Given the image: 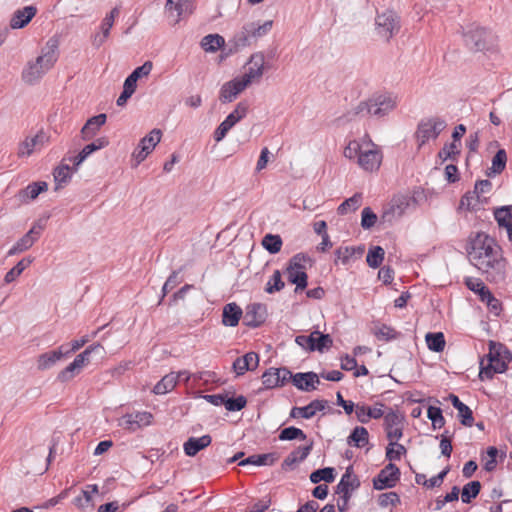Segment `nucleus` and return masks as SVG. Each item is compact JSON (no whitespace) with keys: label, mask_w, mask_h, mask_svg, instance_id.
<instances>
[{"label":"nucleus","mask_w":512,"mask_h":512,"mask_svg":"<svg viewBox=\"0 0 512 512\" xmlns=\"http://www.w3.org/2000/svg\"><path fill=\"white\" fill-rule=\"evenodd\" d=\"M470 263L494 282L505 277L506 260L496 239L484 232L472 233L467 244Z\"/></svg>","instance_id":"obj_1"},{"label":"nucleus","mask_w":512,"mask_h":512,"mask_svg":"<svg viewBox=\"0 0 512 512\" xmlns=\"http://www.w3.org/2000/svg\"><path fill=\"white\" fill-rule=\"evenodd\" d=\"M59 44L57 36L49 38L41 49V54L34 61L27 62L21 73L22 80L26 84L38 83L53 68L58 60Z\"/></svg>","instance_id":"obj_2"},{"label":"nucleus","mask_w":512,"mask_h":512,"mask_svg":"<svg viewBox=\"0 0 512 512\" xmlns=\"http://www.w3.org/2000/svg\"><path fill=\"white\" fill-rule=\"evenodd\" d=\"M512 359L511 353L502 345L489 343V353L480 360L479 378L492 379L497 373H504Z\"/></svg>","instance_id":"obj_3"},{"label":"nucleus","mask_w":512,"mask_h":512,"mask_svg":"<svg viewBox=\"0 0 512 512\" xmlns=\"http://www.w3.org/2000/svg\"><path fill=\"white\" fill-rule=\"evenodd\" d=\"M399 99L391 92L373 94L368 100L360 102L355 107V114L382 118L396 109Z\"/></svg>","instance_id":"obj_4"},{"label":"nucleus","mask_w":512,"mask_h":512,"mask_svg":"<svg viewBox=\"0 0 512 512\" xmlns=\"http://www.w3.org/2000/svg\"><path fill=\"white\" fill-rule=\"evenodd\" d=\"M273 27V21L267 20L263 23H245L233 36L231 42L236 50L251 46L260 38L266 36Z\"/></svg>","instance_id":"obj_5"},{"label":"nucleus","mask_w":512,"mask_h":512,"mask_svg":"<svg viewBox=\"0 0 512 512\" xmlns=\"http://www.w3.org/2000/svg\"><path fill=\"white\" fill-rule=\"evenodd\" d=\"M466 46L474 51H489L494 48L496 36L489 30L472 24L463 33Z\"/></svg>","instance_id":"obj_6"},{"label":"nucleus","mask_w":512,"mask_h":512,"mask_svg":"<svg viewBox=\"0 0 512 512\" xmlns=\"http://www.w3.org/2000/svg\"><path fill=\"white\" fill-rule=\"evenodd\" d=\"M446 126V121L437 116L421 120L415 133L418 148L420 149L431 140H436Z\"/></svg>","instance_id":"obj_7"},{"label":"nucleus","mask_w":512,"mask_h":512,"mask_svg":"<svg viewBox=\"0 0 512 512\" xmlns=\"http://www.w3.org/2000/svg\"><path fill=\"white\" fill-rule=\"evenodd\" d=\"M100 349H102L100 344L88 346L84 351L78 354L66 368L58 373L57 380L65 383L79 375L83 368L90 362V355Z\"/></svg>","instance_id":"obj_8"},{"label":"nucleus","mask_w":512,"mask_h":512,"mask_svg":"<svg viewBox=\"0 0 512 512\" xmlns=\"http://www.w3.org/2000/svg\"><path fill=\"white\" fill-rule=\"evenodd\" d=\"M400 30V21L397 14L391 10L378 13L375 18L376 35L388 42Z\"/></svg>","instance_id":"obj_9"},{"label":"nucleus","mask_w":512,"mask_h":512,"mask_svg":"<svg viewBox=\"0 0 512 512\" xmlns=\"http://www.w3.org/2000/svg\"><path fill=\"white\" fill-rule=\"evenodd\" d=\"M382 158L380 148L368 136L357 160L358 165L365 171L373 172L379 169Z\"/></svg>","instance_id":"obj_10"},{"label":"nucleus","mask_w":512,"mask_h":512,"mask_svg":"<svg viewBox=\"0 0 512 512\" xmlns=\"http://www.w3.org/2000/svg\"><path fill=\"white\" fill-rule=\"evenodd\" d=\"M405 417L397 410L389 409L383 416V428L388 441L400 440L403 436Z\"/></svg>","instance_id":"obj_11"},{"label":"nucleus","mask_w":512,"mask_h":512,"mask_svg":"<svg viewBox=\"0 0 512 512\" xmlns=\"http://www.w3.org/2000/svg\"><path fill=\"white\" fill-rule=\"evenodd\" d=\"M248 111V106L244 102H239L235 109L220 123L214 132V140L222 141L229 130L243 119Z\"/></svg>","instance_id":"obj_12"},{"label":"nucleus","mask_w":512,"mask_h":512,"mask_svg":"<svg viewBox=\"0 0 512 512\" xmlns=\"http://www.w3.org/2000/svg\"><path fill=\"white\" fill-rule=\"evenodd\" d=\"M248 68L239 78L249 86L255 81H259L264 74L265 57L261 52L254 53L250 56L247 63Z\"/></svg>","instance_id":"obj_13"},{"label":"nucleus","mask_w":512,"mask_h":512,"mask_svg":"<svg viewBox=\"0 0 512 512\" xmlns=\"http://www.w3.org/2000/svg\"><path fill=\"white\" fill-rule=\"evenodd\" d=\"M162 132L160 129H153L148 135L143 137L137 149L133 152V157L136 164H140L146 157L153 151L156 145L160 142Z\"/></svg>","instance_id":"obj_14"},{"label":"nucleus","mask_w":512,"mask_h":512,"mask_svg":"<svg viewBox=\"0 0 512 512\" xmlns=\"http://www.w3.org/2000/svg\"><path fill=\"white\" fill-rule=\"evenodd\" d=\"M399 477V468L395 464L389 463L373 479V487L376 490L392 488L396 485V482L399 480Z\"/></svg>","instance_id":"obj_15"},{"label":"nucleus","mask_w":512,"mask_h":512,"mask_svg":"<svg viewBox=\"0 0 512 512\" xmlns=\"http://www.w3.org/2000/svg\"><path fill=\"white\" fill-rule=\"evenodd\" d=\"M152 418V414L146 411L129 413L121 417L118 425L123 429L134 432L142 427L150 425Z\"/></svg>","instance_id":"obj_16"},{"label":"nucleus","mask_w":512,"mask_h":512,"mask_svg":"<svg viewBox=\"0 0 512 512\" xmlns=\"http://www.w3.org/2000/svg\"><path fill=\"white\" fill-rule=\"evenodd\" d=\"M412 198L408 195H397L395 196L389 207L384 211L382 218L384 221L392 222L395 219L400 218L411 203Z\"/></svg>","instance_id":"obj_17"},{"label":"nucleus","mask_w":512,"mask_h":512,"mask_svg":"<svg viewBox=\"0 0 512 512\" xmlns=\"http://www.w3.org/2000/svg\"><path fill=\"white\" fill-rule=\"evenodd\" d=\"M292 377L291 371L286 368H270L262 375L265 388L273 389L285 384Z\"/></svg>","instance_id":"obj_18"},{"label":"nucleus","mask_w":512,"mask_h":512,"mask_svg":"<svg viewBox=\"0 0 512 512\" xmlns=\"http://www.w3.org/2000/svg\"><path fill=\"white\" fill-rule=\"evenodd\" d=\"M267 318V307L262 303H252L246 307L244 324L256 328L265 322Z\"/></svg>","instance_id":"obj_19"},{"label":"nucleus","mask_w":512,"mask_h":512,"mask_svg":"<svg viewBox=\"0 0 512 512\" xmlns=\"http://www.w3.org/2000/svg\"><path fill=\"white\" fill-rule=\"evenodd\" d=\"M384 404L377 402L374 406H368L364 403H357L355 407V415L357 420L363 424L368 423L371 419H380L384 416Z\"/></svg>","instance_id":"obj_20"},{"label":"nucleus","mask_w":512,"mask_h":512,"mask_svg":"<svg viewBox=\"0 0 512 512\" xmlns=\"http://www.w3.org/2000/svg\"><path fill=\"white\" fill-rule=\"evenodd\" d=\"M248 87L239 77L223 84L220 90V101L223 103H230L236 99L238 94Z\"/></svg>","instance_id":"obj_21"},{"label":"nucleus","mask_w":512,"mask_h":512,"mask_svg":"<svg viewBox=\"0 0 512 512\" xmlns=\"http://www.w3.org/2000/svg\"><path fill=\"white\" fill-rule=\"evenodd\" d=\"M360 486V481L353 473L352 466H349L345 473L342 475L339 483L336 486V493L338 495H352V491Z\"/></svg>","instance_id":"obj_22"},{"label":"nucleus","mask_w":512,"mask_h":512,"mask_svg":"<svg viewBox=\"0 0 512 512\" xmlns=\"http://www.w3.org/2000/svg\"><path fill=\"white\" fill-rule=\"evenodd\" d=\"M327 406L325 400H313L308 405L303 407H293L290 412V417H302L304 419H310L316 415L317 412L323 411Z\"/></svg>","instance_id":"obj_23"},{"label":"nucleus","mask_w":512,"mask_h":512,"mask_svg":"<svg viewBox=\"0 0 512 512\" xmlns=\"http://www.w3.org/2000/svg\"><path fill=\"white\" fill-rule=\"evenodd\" d=\"M108 144L109 141L106 137H100L96 139L94 142L84 146L83 149L78 153V155L70 157L69 161H71L74 164L75 169H77V167L82 162H84L92 153L106 147Z\"/></svg>","instance_id":"obj_24"},{"label":"nucleus","mask_w":512,"mask_h":512,"mask_svg":"<svg viewBox=\"0 0 512 512\" xmlns=\"http://www.w3.org/2000/svg\"><path fill=\"white\" fill-rule=\"evenodd\" d=\"M293 382V385L302 391H313L316 389V384H319L318 375L314 372H306V373H296L292 374L290 378Z\"/></svg>","instance_id":"obj_25"},{"label":"nucleus","mask_w":512,"mask_h":512,"mask_svg":"<svg viewBox=\"0 0 512 512\" xmlns=\"http://www.w3.org/2000/svg\"><path fill=\"white\" fill-rule=\"evenodd\" d=\"M37 9L35 6H25L16 10L10 20V27L12 29H21L25 27L32 18L36 15Z\"/></svg>","instance_id":"obj_26"},{"label":"nucleus","mask_w":512,"mask_h":512,"mask_svg":"<svg viewBox=\"0 0 512 512\" xmlns=\"http://www.w3.org/2000/svg\"><path fill=\"white\" fill-rule=\"evenodd\" d=\"M107 116L104 113L98 114L87 120L81 129L83 140H89L94 137L100 128L106 123Z\"/></svg>","instance_id":"obj_27"},{"label":"nucleus","mask_w":512,"mask_h":512,"mask_svg":"<svg viewBox=\"0 0 512 512\" xmlns=\"http://www.w3.org/2000/svg\"><path fill=\"white\" fill-rule=\"evenodd\" d=\"M48 189V184L44 181L33 182L18 193V198L22 203H29L35 200L40 193Z\"/></svg>","instance_id":"obj_28"},{"label":"nucleus","mask_w":512,"mask_h":512,"mask_svg":"<svg viewBox=\"0 0 512 512\" xmlns=\"http://www.w3.org/2000/svg\"><path fill=\"white\" fill-rule=\"evenodd\" d=\"M212 438L210 435H203L201 437H190L183 445V450L187 456L193 457L199 451L206 448L211 444Z\"/></svg>","instance_id":"obj_29"},{"label":"nucleus","mask_w":512,"mask_h":512,"mask_svg":"<svg viewBox=\"0 0 512 512\" xmlns=\"http://www.w3.org/2000/svg\"><path fill=\"white\" fill-rule=\"evenodd\" d=\"M449 400L454 408L458 410V417L460 418L461 424L471 427L474 423L472 410L454 394L449 395Z\"/></svg>","instance_id":"obj_30"},{"label":"nucleus","mask_w":512,"mask_h":512,"mask_svg":"<svg viewBox=\"0 0 512 512\" xmlns=\"http://www.w3.org/2000/svg\"><path fill=\"white\" fill-rule=\"evenodd\" d=\"M243 311L239 305L234 302L228 303L223 308L222 323L228 327H235L238 325Z\"/></svg>","instance_id":"obj_31"},{"label":"nucleus","mask_w":512,"mask_h":512,"mask_svg":"<svg viewBox=\"0 0 512 512\" xmlns=\"http://www.w3.org/2000/svg\"><path fill=\"white\" fill-rule=\"evenodd\" d=\"M42 230L43 227L40 224L35 223L30 230L16 242V244L23 252L30 249L39 239Z\"/></svg>","instance_id":"obj_32"},{"label":"nucleus","mask_w":512,"mask_h":512,"mask_svg":"<svg viewBox=\"0 0 512 512\" xmlns=\"http://www.w3.org/2000/svg\"><path fill=\"white\" fill-rule=\"evenodd\" d=\"M196 0H167L165 8L170 10L174 8L177 16L180 18L184 15L192 14L195 9Z\"/></svg>","instance_id":"obj_33"},{"label":"nucleus","mask_w":512,"mask_h":512,"mask_svg":"<svg viewBox=\"0 0 512 512\" xmlns=\"http://www.w3.org/2000/svg\"><path fill=\"white\" fill-rule=\"evenodd\" d=\"M61 359H63V354H61V351L51 350L42 353L37 358V369L40 371L48 370Z\"/></svg>","instance_id":"obj_34"},{"label":"nucleus","mask_w":512,"mask_h":512,"mask_svg":"<svg viewBox=\"0 0 512 512\" xmlns=\"http://www.w3.org/2000/svg\"><path fill=\"white\" fill-rule=\"evenodd\" d=\"M286 273L289 282L296 285L295 292L303 290L307 287L308 276L305 272V268L296 269L293 267H287Z\"/></svg>","instance_id":"obj_35"},{"label":"nucleus","mask_w":512,"mask_h":512,"mask_svg":"<svg viewBox=\"0 0 512 512\" xmlns=\"http://www.w3.org/2000/svg\"><path fill=\"white\" fill-rule=\"evenodd\" d=\"M178 383V376H176L175 372H170L169 374L162 377L160 381L153 388V393L156 395H164L168 392L172 391Z\"/></svg>","instance_id":"obj_36"},{"label":"nucleus","mask_w":512,"mask_h":512,"mask_svg":"<svg viewBox=\"0 0 512 512\" xmlns=\"http://www.w3.org/2000/svg\"><path fill=\"white\" fill-rule=\"evenodd\" d=\"M364 247L342 246L335 251V263L338 261L343 265H347L355 255H362Z\"/></svg>","instance_id":"obj_37"},{"label":"nucleus","mask_w":512,"mask_h":512,"mask_svg":"<svg viewBox=\"0 0 512 512\" xmlns=\"http://www.w3.org/2000/svg\"><path fill=\"white\" fill-rule=\"evenodd\" d=\"M153 64L151 61H146L143 65L137 67L124 81V84L134 90L137 87V80L141 77H146L150 74Z\"/></svg>","instance_id":"obj_38"},{"label":"nucleus","mask_w":512,"mask_h":512,"mask_svg":"<svg viewBox=\"0 0 512 512\" xmlns=\"http://www.w3.org/2000/svg\"><path fill=\"white\" fill-rule=\"evenodd\" d=\"M44 138H45V136L43 134H37L32 138H26L23 142H21L19 144L18 156L19 157L30 156L38 145L43 144Z\"/></svg>","instance_id":"obj_39"},{"label":"nucleus","mask_w":512,"mask_h":512,"mask_svg":"<svg viewBox=\"0 0 512 512\" xmlns=\"http://www.w3.org/2000/svg\"><path fill=\"white\" fill-rule=\"evenodd\" d=\"M55 190L62 189L71 179V169L68 164L61 163L54 169Z\"/></svg>","instance_id":"obj_40"},{"label":"nucleus","mask_w":512,"mask_h":512,"mask_svg":"<svg viewBox=\"0 0 512 512\" xmlns=\"http://www.w3.org/2000/svg\"><path fill=\"white\" fill-rule=\"evenodd\" d=\"M369 442V433L365 427H355L348 437V444H353L357 448L366 446Z\"/></svg>","instance_id":"obj_41"},{"label":"nucleus","mask_w":512,"mask_h":512,"mask_svg":"<svg viewBox=\"0 0 512 512\" xmlns=\"http://www.w3.org/2000/svg\"><path fill=\"white\" fill-rule=\"evenodd\" d=\"M277 455L275 453H267V454H258L252 455L248 458L242 460L239 465L245 466L248 464L263 466V465H272L277 460Z\"/></svg>","instance_id":"obj_42"},{"label":"nucleus","mask_w":512,"mask_h":512,"mask_svg":"<svg viewBox=\"0 0 512 512\" xmlns=\"http://www.w3.org/2000/svg\"><path fill=\"white\" fill-rule=\"evenodd\" d=\"M34 261L33 257H25L21 259L13 268H11L4 277V282L9 284L16 280L22 272L29 267Z\"/></svg>","instance_id":"obj_43"},{"label":"nucleus","mask_w":512,"mask_h":512,"mask_svg":"<svg viewBox=\"0 0 512 512\" xmlns=\"http://www.w3.org/2000/svg\"><path fill=\"white\" fill-rule=\"evenodd\" d=\"M225 44L224 38L219 34H209L202 38L201 47L206 52H216Z\"/></svg>","instance_id":"obj_44"},{"label":"nucleus","mask_w":512,"mask_h":512,"mask_svg":"<svg viewBox=\"0 0 512 512\" xmlns=\"http://www.w3.org/2000/svg\"><path fill=\"white\" fill-rule=\"evenodd\" d=\"M311 335H313L315 340L313 346L310 347V351L323 352L324 349L330 348L333 344V340L329 334H323L320 331H313Z\"/></svg>","instance_id":"obj_45"},{"label":"nucleus","mask_w":512,"mask_h":512,"mask_svg":"<svg viewBox=\"0 0 512 512\" xmlns=\"http://www.w3.org/2000/svg\"><path fill=\"white\" fill-rule=\"evenodd\" d=\"M427 347L433 352H442L445 348V337L442 332L427 333L425 336Z\"/></svg>","instance_id":"obj_46"},{"label":"nucleus","mask_w":512,"mask_h":512,"mask_svg":"<svg viewBox=\"0 0 512 512\" xmlns=\"http://www.w3.org/2000/svg\"><path fill=\"white\" fill-rule=\"evenodd\" d=\"M385 256V250L381 246H373L369 249L366 262L371 268H378L382 264Z\"/></svg>","instance_id":"obj_47"},{"label":"nucleus","mask_w":512,"mask_h":512,"mask_svg":"<svg viewBox=\"0 0 512 512\" xmlns=\"http://www.w3.org/2000/svg\"><path fill=\"white\" fill-rule=\"evenodd\" d=\"M481 490V483L477 480L471 481L464 485L461 491V500L463 503L469 504L472 499L476 498Z\"/></svg>","instance_id":"obj_48"},{"label":"nucleus","mask_w":512,"mask_h":512,"mask_svg":"<svg viewBox=\"0 0 512 512\" xmlns=\"http://www.w3.org/2000/svg\"><path fill=\"white\" fill-rule=\"evenodd\" d=\"M399 440L389 441L386 447V459L391 461L400 460L407 452L406 448L398 443Z\"/></svg>","instance_id":"obj_49"},{"label":"nucleus","mask_w":512,"mask_h":512,"mask_svg":"<svg viewBox=\"0 0 512 512\" xmlns=\"http://www.w3.org/2000/svg\"><path fill=\"white\" fill-rule=\"evenodd\" d=\"M282 239L279 235L267 234L262 239V246L271 254L278 253L282 248Z\"/></svg>","instance_id":"obj_50"},{"label":"nucleus","mask_w":512,"mask_h":512,"mask_svg":"<svg viewBox=\"0 0 512 512\" xmlns=\"http://www.w3.org/2000/svg\"><path fill=\"white\" fill-rule=\"evenodd\" d=\"M362 203V194L356 193L352 197L346 199L343 203L338 207V213L344 215L350 211L357 210Z\"/></svg>","instance_id":"obj_51"},{"label":"nucleus","mask_w":512,"mask_h":512,"mask_svg":"<svg viewBox=\"0 0 512 512\" xmlns=\"http://www.w3.org/2000/svg\"><path fill=\"white\" fill-rule=\"evenodd\" d=\"M368 135H365L361 141L352 140L344 149V156L350 160L359 158L361 150L364 146V141L367 140Z\"/></svg>","instance_id":"obj_52"},{"label":"nucleus","mask_w":512,"mask_h":512,"mask_svg":"<svg viewBox=\"0 0 512 512\" xmlns=\"http://www.w3.org/2000/svg\"><path fill=\"white\" fill-rule=\"evenodd\" d=\"M284 286L285 283L282 280L281 272L279 270H275L266 283L265 292L268 294H273L275 292L281 291Z\"/></svg>","instance_id":"obj_53"},{"label":"nucleus","mask_w":512,"mask_h":512,"mask_svg":"<svg viewBox=\"0 0 512 512\" xmlns=\"http://www.w3.org/2000/svg\"><path fill=\"white\" fill-rule=\"evenodd\" d=\"M306 438V434L300 428L294 426L284 428L279 434V440L281 441H291L296 439L304 441Z\"/></svg>","instance_id":"obj_54"},{"label":"nucleus","mask_w":512,"mask_h":512,"mask_svg":"<svg viewBox=\"0 0 512 512\" xmlns=\"http://www.w3.org/2000/svg\"><path fill=\"white\" fill-rule=\"evenodd\" d=\"M334 468L326 467L318 469L310 474V480L312 483H319L320 481L333 482L334 481Z\"/></svg>","instance_id":"obj_55"},{"label":"nucleus","mask_w":512,"mask_h":512,"mask_svg":"<svg viewBox=\"0 0 512 512\" xmlns=\"http://www.w3.org/2000/svg\"><path fill=\"white\" fill-rule=\"evenodd\" d=\"M495 220L497 221L499 227H506L512 223V212L510 206H502L495 210L494 212Z\"/></svg>","instance_id":"obj_56"},{"label":"nucleus","mask_w":512,"mask_h":512,"mask_svg":"<svg viewBox=\"0 0 512 512\" xmlns=\"http://www.w3.org/2000/svg\"><path fill=\"white\" fill-rule=\"evenodd\" d=\"M374 335L379 339L383 341H391L393 339H396L400 333L397 332L394 328L391 326L382 324L380 326L375 327L374 329Z\"/></svg>","instance_id":"obj_57"},{"label":"nucleus","mask_w":512,"mask_h":512,"mask_svg":"<svg viewBox=\"0 0 512 512\" xmlns=\"http://www.w3.org/2000/svg\"><path fill=\"white\" fill-rule=\"evenodd\" d=\"M465 284L471 291L475 292L480 296L481 301L485 300V296L490 290L485 286V284L477 278H467L465 280Z\"/></svg>","instance_id":"obj_58"},{"label":"nucleus","mask_w":512,"mask_h":512,"mask_svg":"<svg viewBox=\"0 0 512 512\" xmlns=\"http://www.w3.org/2000/svg\"><path fill=\"white\" fill-rule=\"evenodd\" d=\"M427 417L431 420L434 429H440L445 424L442 410L439 407L430 406L427 411Z\"/></svg>","instance_id":"obj_59"},{"label":"nucleus","mask_w":512,"mask_h":512,"mask_svg":"<svg viewBox=\"0 0 512 512\" xmlns=\"http://www.w3.org/2000/svg\"><path fill=\"white\" fill-rule=\"evenodd\" d=\"M460 154L459 145L455 142L445 144L444 147L439 151L438 156L443 161L448 159L455 160L456 156Z\"/></svg>","instance_id":"obj_60"},{"label":"nucleus","mask_w":512,"mask_h":512,"mask_svg":"<svg viewBox=\"0 0 512 512\" xmlns=\"http://www.w3.org/2000/svg\"><path fill=\"white\" fill-rule=\"evenodd\" d=\"M506 161H507V155H506L505 150H503V149L498 150L492 159L491 170L493 171V173H495V174L501 173L505 169Z\"/></svg>","instance_id":"obj_61"},{"label":"nucleus","mask_w":512,"mask_h":512,"mask_svg":"<svg viewBox=\"0 0 512 512\" xmlns=\"http://www.w3.org/2000/svg\"><path fill=\"white\" fill-rule=\"evenodd\" d=\"M247 404V400L244 396L240 395L236 398L225 397L224 406L228 411H240Z\"/></svg>","instance_id":"obj_62"},{"label":"nucleus","mask_w":512,"mask_h":512,"mask_svg":"<svg viewBox=\"0 0 512 512\" xmlns=\"http://www.w3.org/2000/svg\"><path fill=\"white\" fill-rule=\"evenodd\" d=\"M400 503V498L396 492L383 493L378 498V504L386 508L388 506H396Z\"/></svg>","instance_id":"obj_63"},{"label":"nucleus","mask_w":512,"mask_h":512,"mask_svg":"<svg viewBox=\"0 0 512 512\" xmlns=\"http://www.w3.org/2000/svg\"><path fill=\"white\" fill-rule=\"evenodd\" d=\"M376 221L377 216L369 207L362 210L361 226L364 229H370L375 225Z\"/></svg>","instance_id":"obj_64"}]
</instances>
